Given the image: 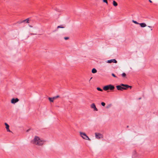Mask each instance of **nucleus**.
<instances>
[{
    "label": "nucleus",
    "mask_w": 158,
    "mask_h": 158,
    "mask_svg": "<svg viewBox=\"0 0 158 158\" xmlns=\"http://www.w3.org/2000/svg\"><path fill=\"white\" fill-rule=\"evenodd\" d=\"M45 140L36 136H35L34 139L31 141L32 144L39 146H43L45 143Z\"/></svg>",
    "instance_id": "f257e3e1"
},
{
    "label": "nucleus",
    "mask_w": 158,
    "mask_h": 158,
    "mask_svg": "<svg viewBox=\"0 0 158 158\" xmlns=\"http://www.w3.org/2000/svg\"><path fill=\"white\" fill-rule=\"evenodd\" d=\"M114 88L115 87L114 85L110 84L104 86L103 88V89L105 91H107L109 89L111 90H113Z\"/></svg>",
    "instance_id": "f03ea898"
},
{
    "label": "nucleus",
    "mask_w": 158,
    "mask_h": 158,
    "mask_svg": "<svg viewBox=\"0 0 158 158\" xmlns=\"http://www.w3.org/2000/svg\"><path fill=\"white\" fill-rule=\"evenodd\" d=\"M80 136L83 139L89 141L90 140V139L88 137V136L86 135L85 133L80 132Z\"/></svg>",
    "instance_id": "7ed1b4c3"
},
{
    "label": "nucleus",
    "mask_w": 158,
    "mask_h": 158,
    "mask_svg": "<svg viewBox=\"0 0 158 158\" xmlns=\"http://www.w3.org/2000/svg\"><path fill=\"white\" fill-rule=\"evenodd\" d=\"M95 135L96 138L97 139H100L103 138V135L99 133H95Z\"/></svg>",
    "instance_id": "20e7f679"
},
{
    "label": "nucleus",
    "mask_w": 158,
    "mask_h": 158,
    "mask_svg": "<svg viewBox=\"0 0 158 158\" xmlns=\"http://www.w3.org/2000/svg\"><path fill=\"white\" fill-rule=\"evenodd\" d=\"M132 158H139V155L135 150H134L132 153Z\"/></svg>",
    "instance_id": "39448f33"
},
{
    "label": "nucleus",
    "mask_w": 158,
    "mask_h": 158,
    "mask_svg": "<svg viewBox=\"0 0 158 158\" xmlns=\"http://www.w3.org/2000/svg\"><path fill=\"white\" fill-rule=\"evenodd\" d=\"M19 101V99L18 98H13L11 100V102L12 103L14 104L18 102Z\"/></svg>",
    "instance_id": "423d86ee"
},
{
    "label": "nucleus",
    "mask_w": 158,
    "mask_h": 158,
    "mask_svg": "<svg viewBox=\"0 0 158 158\" xmlns=\"http://www.w3.org/2000/svg\"><path fill=\"white\" fill-rule=\"evenodd\" d=\"M117 89L119 90L122 91L124 89V87L123 86L121 85V84L120 85H118L116 86Z\"/></svg>",
    "instance_id": "0eeeda50"
},
{
    "label": "nucleus",
    "mask_w": 158,
    "mask_h": 158,
    "mask_svg": "<svg viewBox=\"0 0 158 158\" xmlns=\"http://www.w3.org/2000/svg\"><path fill=\"white\" fill-rule=\"evenodd\" d=\"M106 62L108 63H116L117 62L115 59H113L108 60Z\"/></svg>",
    "instance_id": "6e6552de"
},
{
    "label": "nucleus",
    "mask_w": 158,
    "mask_h": 158,
    "mask_svg": "<svg viewBox=\"0 0 158 158\" xmlns=\"http://www.w3.org/2000/svg\"><path fill=\"white\" fill-rule=\"evenodd\" d=\"M91 107L94 109L95 111H98V109L96 108V106L94 103H92L91 105Z\"/></svg>",
    "instance_id": "1a4fd4ad"
},
{
    "label": "nucleus",
    "mask_w": 158,
    "mask_h": 158,
    "mask_svg": "<svg viewBox=\"0 0 158 158\" xmlns=\"http://www.w3.org/2000/svg\"><path fill=\"white\" fill-rule=\"evenodd\" d=\"M121 85L123 86L124 87V89L126 90L129 88V85H125L123 84H121Z\"/></svg>",
    "instance_id": "9d476101"
},
{
    "label": "nucleus",
    "mask_w": 158,
    "mask_h": 158,
    "mask_svg": "<svg viewBox=\"0 0 158 158\" xmlns=\"http://www.w3.org/2000/svg\"><path fill=\"white\" fill-rule=\"evenodd\" d=\"M5 125L6 126V129L7 131L8 132H11V131H10V130L9 129V126L6 123H5Z\"/></svg>",
    "instance_id": "9b49d317"
},
{
    "label": "nucleus",
    "mask_w": 158,
    "mask_h": 158,
    "mask_svg": "<svg viewBox=\"0 0 158 158\" xmlns=\"http://www.w3.org/2000/svg\"><path fill=\"white\" fill-rule=\"evenodd\" d=\"M26 22L27 23H29V18L25 20H23L21 21V22H20V23H21L23 22Z\"/></svg>",
    "instance_id": "f8f14e48"
},
{
    "label": "nucleus",
    "mask_w": 158,
    "mask_h": 158,
    "mask_svg": "<svg viewBox=\"0 0 158 158\" xmlns=\"http://www.w3.org/2000/svg\"><path fill=\"white\" fill-rule=\"evenodd\" d=\"M139 24L142 27H144L147 26L146 24L144 23H139Z\"/></svg>",
    "instance_id": "ddd939ff"
},
{
    "label": "nucleus",
    "mask_w": 158,
    "mask_h": 158,
    "mask_svg": "<svg viewBox=\"0 0 158 158\" xmlns=\"http://www.w3.org/2000/svg\"><path fill=\"white\" fill-rule=\"evenodd\" d=\"M97 72V71L96 69L94 68L92 70V72L93 73H96Z\"/></svg>",
    "instance_id": "4468645a"
},
{
    "label": "nucleus",
    "mask_w": 158,
    "mask_h": 158,
    "mask_svg": "<svg viewBox=\"0 0 158 158\" xmlns=\"http://www.w3.org/2000/svg\"><path fill=\"white\" fill-rule=\"evenodd\" d=\"M63 25H61L60 26H58L57 27V28H64L65 27L64 26H63Z\"/></svg>",
    "instance_id": "2eb2a0df"
},
{
    "label": "nucleus",
    "mask_w": 158,
    "mask_h": 158,
    "mask_svg": "<svg viewBox=\"0 0 158 158\" xmlns=\"http://www.w3.org/2000/svg\"><path fill=\"white\" fill-rule=\"evenodd\" d=\"M113 5L114 6H117V3L115 1H113Z\"/></svg>",
    "instance_id": "dca6fc26"
},
{
    "label": "nucleus",
    "mask_w": 158,
    "mask_h": 158,
    "mask_svg": "<svg viewBox=\"0 0 158 158\" xmlns=\"http://www.w3.org/2000/svg\"><path fill=\"white\" fill-rule=\"evenodd\" d=\"M48 99L51 102H53L54 101V100L53 99H52V98H49Z\"/></svg>",
    "instance_id": "f3484780"
},
{
    "label": "nucleus",
    "mask_w": 158,
    "mask_h": 158,
    "mask_svg": "<svg viewBox=\"0 0 158 158\" xmlns=\"http://www.w3.org/2000/svg\"><path fill=\"white\" fill-rule=\"evenodd\" d=\"M97 89L98 91H103V90L102 89H101L99 87H97Z\"/></svg>",
    "instance_id": "a211bd4d"
},
{
    "label": "nucleus",
    "mask_w": 158,
    "mask_h": 158,
    "mask_svg": "<svg viewBox=\"0 0 158 158\" xmlns=\"http://www.w3.org/2000/svg\"><path fill=\"white\" fill-rule=\"evenodd\" d=\"M122 76L123 77H125L126 75L125 73H123L122 74Z\"/></svg>",
    "instance_id": "6ab92c4d"
},
{
    "label": "nucleus",
    "mask_w": 158,
    "mask_h": 158,
    "mask_svg": "<svg viewBox=\"0 0 158 158\" xmlns=\"http://www.w3.org/2000/svg\"><path fill=\"white\" fill-rule=\"evenodd\" d=\"M132 22L134 23H135L136 24H139V23H138L136 21H135L134 20H132Z\"/></svg>",
    "instance_id": "aec40b11"
},
{
    "label": "nucleus",
    "mask_w": 158,
    "mask_h": 158,
    "mask_svg": "<svg viewBox=\"0 0 158 158\" xmlns=\"http://www.w3.org/2000/svg\"><path fill=\"white\" fill-rule=\"evenodd\" d=\"M103 2H104L106 3L107 4H108V2L107 0H103Z\"/></svg>",
    "instance_id": "412c9836"
},
{
    "label": "nucleus",
    "mask_w": 158,
    "mask_h": 158,
    "mask_svg": "<svg viewBox=\"0 0 158 158\" xmlns=\"http://www.w3.org/2000/svg\"><path fill=\"white\" fill-rule=\"evenodd\" d=\"M101 105L103 106H104L105 105V103L104 102H102L101 103Z\"/></svg>",
    "instance_id": "4be33fe9"
},
{
    "label": "nucleus",
    "mask_w": 158,
    "mask_h": 158,
    "mask_svg": "<svg viewBox=\"0 0 158 158\" xmlns=\"http://www.w3.org/2000/svg\"><path fill=\"white\" fill-rule=\"evenodd\" d=\"M112 75L114 77H117L115 75V74L113 73L112 74Z\"/></svg>",
    "instance_id": "5701e85b"
},
{
    "label": "nucleus",
    "mask_w": 158,
    "mask_h": 158,
    "mask_svg": "<svg viewBox=\"0 0 158 158\" xmlns=\"http://www.w3.org/2000/svg\"><path fill=\"white\" fill-rule=\"evenodd\" d=\"M69 39V38L68 37H65L64 38V39L65 40H68V39Z\"/></svg>",
    "instance_id": "b1692460"
},
{
    "label": "nucleus",
    "mask_w": 158,
    "mask_h": 158,
    "mask_svg": "<svg viewBox=\"0 0 158 158\" xmlns=\"http://www.w3.org/2000/svg\"><path fill=\"white\" fill-rule=\"evenodd\" d=\"M52 98V99H53L54 100L55 99H56V97H53V98Z\"/></svg>",
    "instance_id": "393cba45"
},
{
    "label": "nucleus",
    "mask_w": 158,
    "mask_h": 158,
    "mask_svg": "<svg viewBox=\"0 0 158 158\" xmlns=\"http://www.w3.org/2000/svg\"><path fill=\"white\" fill-rule=\"evenodd\" d=\"M59 96L58 95H57V96H56V98H59Z\"/></svg>",
    "instance_id": "a878e982"
},
{
    "label": "nucleus",
    "mask_w": 158,
    "mask_h": 158,
    "mask_svg": "<svg viewBox=\"0 0 158 158\" xmlns=\"http://www.w3.org/2000/svg\"><path fill=\"white\" fill-rule=\"evenodd\" d=\"M148 27H149V28H152V27L150 26H148Z\"/></svg>",
    "instance_id": "bb28decb"
},
{
    "label": "nucleus",
    "mask_w": 158,
    "mask_h": 158,
    "mask_svg": "<svg viewBox=\"0 0 158 158\" xmlns=\"http://www.w3.org/2000/svg\"><path fill=\"white\" fill-rule=\"evenodd\" d=\"M149 1L151 3H152V2L151 0H149Z\"/></svg>",
    "instance_id": "cd10ccee"
},
{
    "label": "nucleus",
    "mask_w": 158,
    "mask_h": 158,
    "mask_svg": "<svg viewBox=\"0 0 158 158\" xmlns=\"http://www.w3.org/2000/svg\"><path fill=\"white\" fill-rule=\"evenodd\" d=\"M130 87H129V88H130V89H131L132 88V86H129Z\"/></svg>",
    "instance_id": "c85d7f7f"
},
{
    "label": "nucleus",
    "mask_w": 158,
    "mask_h": 158,
    "mask_svg": "<svg viewBox=\"0 0 158 158\" xmlns=\"http://www.w3.org/2000/svg\"><path fill=\"white\" fill-rule=\"evenodd\" d=\"M92 77H91V78H90V79H92Z\"/></svg>",
    "instance_id": "c756f323"
},
{
    "label": "nucleus",
    "mask_w": 158,
    "mask_h": 158,
    "mask_svg": "<svg viewBox=\"0 0 158 158\" xmlns=\"http://www.w3.org/2000/svg\"><path fill=\"white\" fill-rule=\"evenodd\" d=\"M152 29H151V30L152 31Z\"/></svg>",
    "instance_id": "7c9ffc66"
}]
</instances>
